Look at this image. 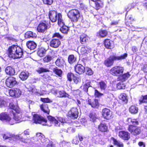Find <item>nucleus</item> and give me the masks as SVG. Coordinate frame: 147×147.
<instances>
[{
	"instance_id": "f257e3e1",
	"label": "nucleus",
	"mask_w": 147,
	"mask_h": 147,
	"mask_svg": "<svg viewBox=\"0 0 147 147\" xmlns=\"http://www.w3.org/2000/svg\"><path fill=\"white\" fill-rule=\"evenodd\" d=\"M8 52L9 57L13 59H18L22 57L23 55L22 49L19 46L13 45L9 47Z\"/></svg>"
},
{
	"instance_id": "f03ea898",
	"label": "nucleus",
	"mask_w": 147,
	"mask_h": 147,
	"mask_svg": "<svg viewBox=\"0 0 147 147\" xmlns=\"http://www.w3.org/2000/svg\"><path fill=\"white\" fill-rule=\"evenodd\" d=\"M9 108L13 110L10 111V113H12L13 115V119H12L15 121V123H19L22 121L23 120L22 119L21 114L20 113L19 108L17 105H15L13 103H10L9 106Z\"/></svg>"
},
{
	"instance_id": "7ed1b4c3",
	"label": "nucleus",
	"mask_w": 147,
	"mask_h": 147,
	"mask_svg": "<svg viewBox=\"0 0 147 147\" xmlns=\"http://www.w3.org/2000/svg\"><path fill=\"white\" fill-rule=\"evenodd\" d=\"M49 17L52 22H56L58 20V24L59 26H62L63 24V20L60 13H57L55 11H51L49 12Z\"/></svg>"
},
{
	"instance_id": "20e7f679",
	"label": "nucleus",
	"mask_w": 147,
	"mask_h": 147,
	"mask_svg": "<svg viewBox=\"0 0 147 147\" xmlns=\"http://www.w3.org/2000/svg\"><path fill=\"white\" fill-rule=\"evenodd\" d=\"M68 17L72 21L77 22L80 20H82V16L80 15L79 11L77 9H72L67 13Z\"/></svg>"
},
{
	"instance_id": "39448f33",
	"label": "nucleus",
	"mask_w": 147,
	"mask_h": 147,
	"mask_svg": "<svg viewBox=\"0 0 147 147\" xmlns=\"http://www.w3.org/2000/svg\"><path fill=\"white\" fill-rule=\"evenodd\" d=\"M32 114L33 115V119L34 123L42 124L43 125L51 126L52 125L51 124H49V120L47 121L44 117L38 114L33 113Z\"/></svg>"
},
{
	"instance_id": "423d86ee",
	"label": "nucleus",
	"mask_w": 147,
	"mask_h": 147,
	"mask_svg": "<svg viewBox=\"0 0 147 147\" xmlns=\"http://www.w3.org/2000/svg\"><path fill=\"white\" fill-rule=\"evenodd\" d=\"M30 133L29 129H27L21 134L15 136L14 137L23 142L26 143L30 140L29 138L26 137V136L29 135Z\"/></svg>"
},
{
	"instance_id": "0eeeda50",
	"label": "nucleus",
	"mask_w": 147,
	"mask_h": 147,
	"mask_svg": "<svg viewBox=\"0 0 147 147\" xmlns=\"http://www.w3.org/2000/svg\"><path fill=\"white\" fill-rule=\"evenodd\" d=\"M48 119L49 120V122L52 124H54L55 126L56 127H59L60 123L62 124L64 123V120L62 117H57V119L51 116H49L47 117Z\"/></svg>"
},
{
	"instance_id": "6e6552de",
	"label": "nucleus",
	"mask_w": 147,
	"mask_h": 147,
	"mask_svg": "<svg viewBox=\"0 0 147 147\" xmlns=\"http://www.w3.org/2000/svg\"><path fill=\"white\" fill-rule=\"evenodd\" d=\"M124 70V68L123 67L116 66L111 69L110 73L113 76H119L122 74Z\"/></svg>"
},
{
	"instance_id": "1a4fd4ad",
	"label": "nucleus",
	"mask_w": 147,
	"mask_h": 147,
	"mask_svg": "<svg viewBox=\"0 0 147 147\" xmlns=\"http://www.w3.org/2000/svg\"><path fill=\"white\" fill-rule=\"evenodd\" d=\"M0 120L5 121L10 125H12L15 122L13 120L10 118L6 112L2 113L0 114Z\"/></svg>"
},
{
	"instance_id": "9d476101",
	"label": "nucleus",
	"mask_w": 147,
	"mask_h": 147,
	"mask_svg": "<svg viewBox=\"0 0 147 147\" xmlns=\"http://www.w3.org/2000/svg\"><path fill=\"white\" fill-rule=\"evenodd\" d=\"M5 84L8 87L12 88L17 84V82L15 78L11 76L6 79Z\"/></svg>"
},
{
	"instance_id": "9b49d317",
	"label": "nucleus",
	"mask_w": 147,
	"mask_h": 147,
	"mask_svg": "<svg viewBox=\"0 0 147 147\" xmlns=\"http://www.w3.org/2000/svg\"><path fill=\"white\" fill-rule=\"evenodd\" d=\"M127 129L131 134L134 135H139L141 132V129L140 127L133 125H129Z\"/></svg>"
},
{
	"instance_id": "f8f14e48",
	"label": "nucleus",
	"mask_w": 147,
	"mask_h": 147,
	"mask_svg": "<svg viewBox=\"0 0 147 147\" xmlns=\"http://www.w3.org/2000/svg\"><path fill=\"white\" fill-rule=\"evenodd\" d=\"M9 93L10 96L18 98L21 95L22 92L19 89L14 88L9 90Z\"/></svg>"
},
{
	"instance_id": "ddd939ff",
	"label": "nucleus",
	"mask_w": 147,
	"mask_h": 147,
	"mask_svg": "<svg viewBox=\"0 0 147 147\" xmlns=\"http://www.w3.org/2000/svg\"><path fill=\"white\" fill-rule=\"evenodd\" d=\"M78 112L76 108H72L68 112V115L72 119L77 118L78 116Z\"/></svg>"
},
{
	"instance_id": "4468645a",
	"label": "nucleus",
	"mask_w": 147,
	"mask_h": 147,
	"mask_svg": "<svg viewBox=\"0 0 147 147\" xmlns=\"http://www.w3.org/2000/svg\"><path fill=\"white\" fill-rule=\"evenodd\" d=\"M111 113L110 110L107 108L103 109L102 111V114L103 117L107 119L111 118Z\"/></svg>"
},
{
	"instance_id": "2eb2a0df",
	"label": "nucleus",
	"mask_w": 147,
	"mask_h": 147,
	"mask_svg": "<svg viewBox=\"0 0 147 147\" xmlns=\"http://www.w3.org/2000/svg\"><path fill=\"white\" fill-rule=\"evenodd\" d=\"M115 60H116L115 58V56H111L105 61L104 64L107 67L111 66L113 65L114 61Z\"/></svg>"
},
{
	"instance_id": "dca6fc26",
	"label": "nucleus",
	"mask_w": 147,
	"mask_h": 147,
	"mask_svg": "<svg viewBox=\"0 0 147 147\" xmlns=\"http://www.w3.org/2000/svg\"><path fill=\"white\" fill-rule=\"evenodd\" d=\"M119 137L124 140H127L130 138V134L127 132L122 131L119 132Z\"/></svg>"
},
{
	"instance_id": "f3484780",
	"label": "nucleus",
	"mask_w": 147,
	"mask_h": 147,
	"mask_svg": "<svg viewBox=\"0 0 147 147\" xmlns=\"http://www.w3.org/2000/svg\"><path fill=\"white\" fill-rule=\"evenodd\" d=\"M75 70L77 73L81 74L84 72L85 70V68L82 65L78 64L75 66Z\"/></svg>"
},
{
	"instance_id": "a211bd4d",
	"label": "nucleus",
	"mask_w": 147,
	"mask_h": 147,
	"mask_svg": "<svg viewBox=\"0 0 147 147\" xmlns=\"http://www.w3.org/2000/svg\"><path fill=\"white\" fill-rule=\"evenodd\" d=\"M60 44V42L58 39L53 38L50 41V46L52 47L56 48L59 46Z\"/></svg>"
},
{
	"instance_id": "6ab92c4d",
	"label": "nucleus",
	"mask_w": 147,
	"mask_h": 147,
	"mask_svg": "<svg viewBox=\"0 0 147 147\" xmlns=\"http://www.w3.org/2000/svg\"><path fill=\"white\" fill-rule=\"evenodd\" d=\"M55 93V95L57 97H68L69 95L64 91H59L55 90L54 91Z\"/></svg>"
},
{
	"instance_id": "aec40b11",
	"label": "nucleus",
	"mask_w": 147,
	"mask_h": 147,
	"mask_svg": "<svg viewBox=\"0 0 147 147\" xmlns=\"http://www.w3.org/2000/svg\"><path fill=\"white\" fill-rule=\"evenodd\" d=\"M47 28V26L46 24L43 23H40L37 28V30L38 32H43Z\"/></svg>"
},
{
	"instance_id": "412c9836",
	"label": "nucleus",
	"mask_w": 147,
	"mask_h": 147,
	"mask_svg": "<svg viewBox=\"0 0 147 147\" xmlns=\"http://www.w3.org/2000/svg\"><path fill=\"white\" fill-rule=\"evenodd\" d=\"M88 40V37L85 34L81 35L80 36V42L82 44H85Z\"/></svg>"
},
{
	"instance_id": "4be33fe9",
	"label": "nucleus",
	"mask_w": 147,
	"mask_h": 147,
	"mask_svg": "<svg viewBox=\"0 0 147 147\" xmlns=\"http://www.w3.org/2000/svg\"><path fill=\"white\" fill-rule=\"evenodd\" d=\"M91 51V48L87 46L82 47L80 50V52L83 55L89 53Z\"/></svg>"
},
{
	"instance_id": "5701e85b",
	"label": "nucleus",
	"mask_w": 147,
	"mask_h": 147,
	"mask_svg": "<svg viewBox=\"0 0 147 147\" xmlns=\"http://www.w3.org/2000/svg\"><path fill=\"white\" fill-rule=\"evenodd\" d=\"M26 45L28 48L31 50L35 49L36 47V44L34 42L32 41H29L27 42Z\"/></svg>"
},
{
	"instance_id": "b1692460",
	"label": "nucleus",
	"mask_w": 147,
	"mask_h": 147,
	"mask_svg": "<svg viewBox=\"0 0 147 147\" xmlns=\"http://www.w3.org/2000/svg\"><path fill=\"white\" fill-rule=\"evenodd\" d=\"M55 64L57 66L62 67L65 64L64 60L62 58H58L55 61Z\"/></svg>"
},
{
	"instance_id": "393cba45",
	"label": "nucleus",
	"mask_w": 147,
	"mask_h": 147,
	"mask_svg": "<svg viewBox=\"0 0 147 147\" xmlns=\"http://www.w3.org/2000/svg\"><path fill=\"white\" fill-rule=\"evenodd\" d=\"M6 73L9 75H13L15 73L14 69L10 66L7 67L5 69Z\"/></svg>"
},
{
	"instance_id": "a878e982",
	"label": "nucleus",
	"mask_w": 147,
	"mask_h": 147,
	"mask_svg": "<svg viewBox=\"0 0 147 147\" xmlns=\"http://www.w3.org/2000/svg\"><path fill=\"white\" fill-rule=\"evenodd\" d=\"M99 131L102 132H105L107 131L108 128L106 124L105 123H101L98 126Z\"/></svg>"
},
{
	"instance_id": "bb28decb",
	"label": "nucleus",
	"mask_w": 147,
	"mask_h": 147,
	"mask_svg": "<svg viewBox=\"0 0 147 147\" xmlns=\"http://www.w3.org/2000/svg\"><path fill=\"white\" fill-rule=\"evenodd\" d=\"M29 76V73L27 71H22L19 75V77L22 80H26Z\"/></svg>"
},
{
	"instance_id": "cd10ccee",
	"label": "nucleus",
	"mask_w": 147,
	"mask_h": 147,
	"mask_svg": "<svg viewBox=\"0 0 147 147\" xmlns=\"http://www.w3.org/2000/svg\"><path fill=\"white\" fill-rule=\"evenodd\" d=\"M88 102L92 107H96L98 106V102L97 100H89Z\"/></svg>"
},
{
	"instance_id": "c85d7f7f",
	"label": "nucleus",
	"mask_w": 147,
	"mask_h": 147,
	"mask_svg": "<svg viewBox=\"0 0 147 147\" xmlns=\"http://www.w3.org/2000/svg\"><path fill=\"white\" fill-rule=\"evenodd\" d=\"M40 108L42 111L44 112L49 114L50 112L48 108V105L44 103L40 106Z\"/></svg>"
},
{
	"instance_id": "c756f323",
	"label": "nucleus",
	"mask_w": 147,
	"mask_h": 147,
	"mask_svg": "<svg viewBox=\"0 0 147 147\" xmlns=\"http://www.w3.org/2000/svg\"><path fill=\"white\" fill-rule=\"evenodd\" d=\"M65 23L63 21V24L62 26H60L61 27L60 29L61 31L63 33L65 34H67L68 32L69 28L67 26H65Z\"/></svg>"
},
{
	"instance_id": "7c9ffc66",
	"label": "nucleus",
	"mask_w": 147,
	"mask_h": 147,
	"mask_svg": "<svg viewBox=\"0 0 147 147\" xmlns=\"http://www.w3.org/2000/svg\"><path fill=\"white\" fill-rule=\"evenodd\" d=\"M46 51V50L44 48H40L38 51L37 55L40 57H42L45 54Z\"/></svg>"
},
{
	"instance_id": "2f4dec72",
	"label": "nucleus",
	"mask_w": 147,
	"mask_h": 147,
	"mask_svg": "<svg viewBox=\"0 0 147 147\" xmlns=\"http://www.w3.org/2000/svg\"><path fill=\"white\" fill-rule=\"evenodd\" d=\"M138 107L135 105L131 106L129 108L130 112L132 114H136L138 112Z\"/></svg>"
},
{
	"instance_id": "473e14b6",
	"label": "nucleus",
	"mask_w": 147,
	"mask_h": 147,
	"mask_svg": "<svg viewBox=\"0 0 147 147\" xmlns=\"http://www.w3.org/2000/svg\"><path fill=\"white\" fill-rule=\"evenodd\" d=\"M107 32L105 30H101L97 33V35L101 37H104L107 34Z\"/></svg>"
},
{
	"instance_id": "72a5a7b5",
	"label": "nucleus",
	"mask_w": 147,
	"mask_h": 147,
	"mask_svg": "<svg viewBox=\"0 0 147 147\" xmlns=\"http://www.w3.org/2000/svg\"><path fill=\"white\" fill-rule=\"evenodd\" d=\"M119 98L124 102V103H127V97L125 94H121L119 96Z\"/></svg>"
},
{
	"instance_id": "f704fd0d",
	"label": "nucleus",
	"mask_w": 147,
	"mask_h": 147,
	"mask_svg": "<svg viewBox=\"0 0 147 147\" xmlns=\"http://www.w3.org/2000/svg\"><path fill=\"white\" fill-rule=\"evenodd\" d=\"M36 35L35 33H33L31 31L27 32L25 35V36L27 38H35Z\"/></svg>"
},
{
	"instance_id": "c9c22d12",
	"label": "nucleus",
	"mask_w": 147,
	"mask_h": 147,
	"mask_svg": "<svg viewBox=\"0 0 147 147\" xmlns=\"http://www.w3.org/2000/svg\"><path fill=\"white\" fill-rule=\"evenodd\" d=\"M53 71L55 74L58 76L59 77L61 76L62 74V71L61 69H58L57 67H55L53 68Z\"/></svg>"
},
{
	"instance_id": "e433bc0d",
	"label": "nucleus",
	"mask_w": 147,
	"mask_h": 147,
	"mask_svg": "<svg viewBox=\"0 0 147 147\" xmlns=\"http://www.w3.org/2000/svg\"><path fill=\"white\" fill-rule=\"evenodd\" d=\"M127 56V54L125 53L120 56H115V58L116 60H121L125 59Z\"/></svg>"
},
{
	"instance_id": "4c0bfd02",
	"label": "nucleus",
	"mask_w": 147,
	"mask_h": 147,
	"mask_svg": "<svg viewBox=\"0 0 147 147\" xmlns=\"http://www.w3.org/2000/svg\"><path fill=\"white\" fill-rule=\"evenodd\" d=\"M37 140L39 142L42 143V144L40 143L41 145L42 146V147H44L47 145L46 143V142L45 140L44 136L43 135V137L42 138H38V140Z\"/></svg>"
},
{
	"instance_id": "58836bf2",
	"label": "nucleus",
	"mask_w": 147,
	"mask_h": 147,
	"mask_svg": "<svg viewBox=\"0 0 147 147\" xmlns=\"http://www.w3.org/2000/svg\"><path fill=\"white\" fill-rule=\"evenodd\" d=\"M105 47L107 49H111L112 47L110 41L109 39L106 40L104 42Z\"/></svg>"
},
{
	"instance_id": "ea45409f",
	"label": "nucleus",
	"mask_w": 147,
	"mask_h": 147,
	"mask_svg": "<svg viewBox=\"0 0 147 147\" xmlns=\"http://www.w3.org/2000/svg\"><path fill=\"white\" fill-rule=\"evenodd\" d=\"M130 75L128 73L123 74L120 77V79L122 81H125L130 76Z\"/></svg>"
},
{
	"instance_id": "a19ab883",
	"label": "nucleus",
	"mask_w": 147,
	"mask_h": 147,
	"mask_svg": "<svg viewBox=\"0 0 147 147\" xmlns=\"http://www.w3.org/2000/svg\"><path fill=\"white\" fill-rule=\"evenodd\" d=\"M76 60V58H75L73 55H69L68 58V61L71 64L74 62Z\"/></svg>"
},
{
	"instance_id": "79ce46f5",
	"label": "nucleus",
	"mask_w": 147,
	"mask_h": 147,
	"mask_svg": "<svg viewBox=\"0 0 147 147\" xmlns=\"http://www.w3.org/2000/svg\"><path fill=\"white\" fill-rule=\"evenodd\" d=\"M117 87L119 89H123L125 88V85L123 82H121L117 84Z\"/></svg>"
},
{
	"instance_id": "37998d69",
	"label": "nucleus",
	"mask_w": 147,
	"mask_h": 147,
	"mask_svg": "<svg viewBox=\"0 0 147 147\" xmlns=\"http://www.w3.org/2000/svg\"><path fill=\"white\" fill-rule=\"evenodd\" d=\"M53 57L50 55H47L43 59V60L45 62H49L53 59Z\"/></svg>"
},
{
	"instance_id": "c03bdc74",
	"label": "nucleus",
	"mask_w": 147,
	"mask_h": 147,
	"mask_svg": "<svg viewBox=\"0 0 147 147\" xmlns=\"http://www.w3.org/2000/svg\"><path fill=\"white\" fill-rule=\"evenodd\" d=\"M28 90L29 91L33 93H37L38 92V90L34 86H32V87H29L28 88Z\"/></svg>"
},
{
	"instance_id": "a18cd8bd",
	"label": "nucleus",
	"mask_w": 147,
	"mask_h": 147,
	"mask_svg": "<svg viewBox=\"0 0 147 147\" xmlns=\"http://www.w3.org/2000/svg\"><path fill=\"white\" fill-rule=\"evenodd\" d=\"M128 121H129L132 123V124L134 125H138L139 124L138 121L137 119H132L131 118L128 119Z\"/></svg>"
},
{
	"instance_id": "49530a36",
	"label": "nucleus",
	"mask_w": 147,
	"mask_h": 147,
	"mask_svg": "<svg viewBox=\"0 0 147 147\" xmlns=\"http://www.w3.org/2000/svg\"><path fill=\"white\" fill-rule=\"evenodd\" d=\"M86 74L90 76L93 74V72L92 69L89 67H87L85 68Z\"/></svg>"
},
{
	"instance_id": "de8ad7c7",
	"label": "nucleus",
	"mask_w": 147,
	"mask_h": 147,
	"mask_svg": "<svg viewBox=\"0 0 147 147\" xmlns=\"http://www.w3.org/2000/svg\"><path fill=\"white\" fill-rule=\"evenodd\" d=\"M113 142L115 145H117L119 147H123V145L122 142L119 141H117V140L114 139L113 140Z\"/></svg>"
},
{
	"instance_id": "09e8293b",
	"label": "nucleus",
	"mask_w": 147,
	"mask_h": 147,
	"mask_svg": "<svg viewBox=\"0 0 147 147\" xmlns=\"http://www.w3.org/2000/svg\"><path fill=\"white\" fill-rule=\"evenodd\" d=\"M99 85L101 90H104L107 87L106 84L103 81L99 82Z\"/></svg>"
},
{
	"instance_id": "8fccbe9b",
	"label": "nucleus",
	"mask_w": 147,
	"mask_h": 147,
	"mask_svg": "<svg viewBox=\"0 0 147 147\" xmlns=\"http://www.w3.org/2000/svg\"><path fill=\"white\" fill-rule=\"evenodd\" d=\"M95 2L96 7L97 9H99L100 7H102V4L100 0Z\"/></svg>"
},
{
	"instance_id": "3c124183",
	"label": "nucleus",
	"mask_w": 147,
	"mask_h": 147,
	"mask_svg": "<svg viewBox=\"0 0 147 147\" xmlns=\"http://www.w3.org/2000/svg\"><path fill=\"white\" fill-rule=\"evenodd\" d=\"M89 117L94 122L97 119L96 115L94 113H90V114Z\"/></svg>"
},
{
	"instance_id": "603ef678",
	"label": "nucleus",
	"mask_w": 147,
	"mask_h": 147,
	"mask_svg": "<svg viewBox=\"0 0 147 147\" xmlns=\"http://www.w3.org/2000/svg\"><path fill=\"white\" fill-rule=\"evenodd\" d=\"M105 96L106 97H107L108 100L110 101L112 100V98L113 97V94L111 93L105 94Z\"/></svg>"
},
{
	"instance_id": "864d4df0",
	"label": "nucleus",
	"mask_w": 147,
	"mask_h": 147,
	"mask_svg": "<svg viewBox=\"0 0 147 147\" xmlns=\"http://www.w3.org/2000/svg\"><path fill=\"white\" fill-rule=\"evenodd\" d=\"M141 103H147V95L142 96L139 100Z\"/></svg>"
},
{
	"instance_id": "5fc2aeb1",
	"label": "nucleus",
	"mask_w": 147,
	"mask_h": 147,
	"mask_svg": "<svg viewBox=\"0 0 147 147\" xmlns=\"http://www.w3.org/2000/svg\"><path fill=\"white\" fill-rule=\"evenodd\" d=\"M49 71L48 69L41 67L39 68L38 71L39 73H41L44 72Z\"/></svg>"
},
{
	"instance_id": "6e6d98bb",
	"label": "nucleus",
	"mask_w": 147,
	"mask_h": 147,
	"mask_svg": "<svg viewBox=\"0 0 147 147\" xmlns=\"http://www.w3.org/2000/svg\"><path fill=\"white\" fill-rule=\"evenodd\" d=\"M6 102L5 101L3 98H0V107H2L3 106H5Z\"/></svg>"
},
{
	"instance_id": "4d7b16f0",
	"label": "nucleus",
	"mask_w": 147,
	"mask_h": 147,
	"mask_svg": "<svg viewBox=\"0 0 147 147\" xmlns=\"http://www.w3.org/2000/svg\"><path fill=\"white\" fill-rule=\"evenodd\" d=\"M74 76V75L72 73H68L67 75V78L68 80L70 81H71L72 80V79H73Z\"/></svg>"
},
{
	"instance_id": "13d9d810",
	"label": "nucleus",
	"mask_w": 147,
	"mask_h": 147,
	"mask_svg": "<svg viewBox=\"0 0 147 147\" xmlns=\"http://www.w3.org/2000/svg\"><path fill=\"white\" fill-rule=\"evenodd\" d=\"M41 100L45 103H50L52 102V101L49 98H41Z\"/></svg>"
},
{
	"instance_id": "bf43d9fd",
	"label": "nucleus",
	"mask_w": 147,
	"mask_h": 147,
	"mask_svg": "<svg viewBox=\"0 0 147 147\" xmlns=\"http://www.w3.org/2000/svg\"><path fill=\"white\" fill-rule=\"evenodd\" d=\"M73 79L74 83L76 84L80 82V79L79 77H77L76 76H74Z\"/></svg>"
},
{
	"instance_id": "052dcab7",
	"label": "nucleus",
	"mask_w": 147,
	"mask_h": 147,
	"mask_svg": "<svg viewBox=\"0 0 147 147\" xmlns=\"http://www.w3.org/2000/svg\"><path fill=\"white\" fill-rule=\"evenodd\" d=\"M44 4L49 5H51L53 3V0H43Z\"/></svg>"
},
{
	"instance_id": "680f3d73",
	"label": "nucleus",
	"mask_w": 147,
	"mask_h": 147,
	"mask_svg": "<svg viewBox=\"0 0 147 147\" xmlns=\"http://www.w3.org/2000/svg\"><path fill=\"white\" fill-rule=\"evenodd\" d=\"M95 95L97 97H99L102 96L103 94L100 93L97 90H94Z\"/></svg>"
},
{
	"instance_id": "e2e57ef3",
	"label": "nucleus",
	"mask_w": 147,
	"mask_h": 147,
	"mask_svg": "<svg viewBox=\"0 0 147 147\" xmlns=\"http://www.w3.org/2000/svg\"><path fill=\"white\" fill-rule=\"evenodd\" d=\"M43 137V135L41 134L40 133H37L36 134V136H35V138L36 139V140H38V138H40Z\"/></svg>"
},
{
	"instance_id": "0e129e2a",
	"label": "nucleus",
	"mask_w": 147,
	"mask_h": 147,
	"mask_svg": "<svg viewBox=\"0 0 147 147\" xmlns=\"http://www.w3.org/2000/svg\"><path fill=\"white\" fill-rule=\"evenodd\" d=\"M53 37H57L60 39L62 38V37L59 33H55L53 36Z\"/></svg>"
},
{
	"instance_id": "69168bd1",
	"label": "nucleus",
	"mask_w": 147,
	"mask_h": 147,
	"mask_svg": "<svg viewBox=\"0 0 147 147\" xmlns=\"http://www.w3.org/2000/svg\"><path fill=\"white\" fill-rule=\"evenodd\" d=\"M138 145L139 146L141 147H145V144L143 142H139L138 144Z\"/></svg>"
},
{
	"instance_id": "338daca9",
	"label": "nucleus",
	"mask_w": 147,
	"mask_h": 147,
	"mask_svg": "<svg viewBox=\"0 0 147 147\" xmlns=\"http://www.w3.org/2000/svg\"><path fill=\"white\" fill-rule=\"evenodd\" d=\"M119 23V21H113L111 23V25L113 26H115L117 25Z\"/></svg>"
},
{
	"instance_id": "774afa93",
	"label": "nucleus",
	"mask_w": 147,
	"mask_h": 147,
	"mask_svg": "<svg viewBox=\"0 0 147 147\" xmlns=\"http://www.w3.org/2000/svg\"><path fill=\"white\" fill-rule=\"evenodd\" d=\"M132 50L134 53H135L138 51V49L136 47L134 46L132 47Z\"/></svg>"
}]
</instances>
